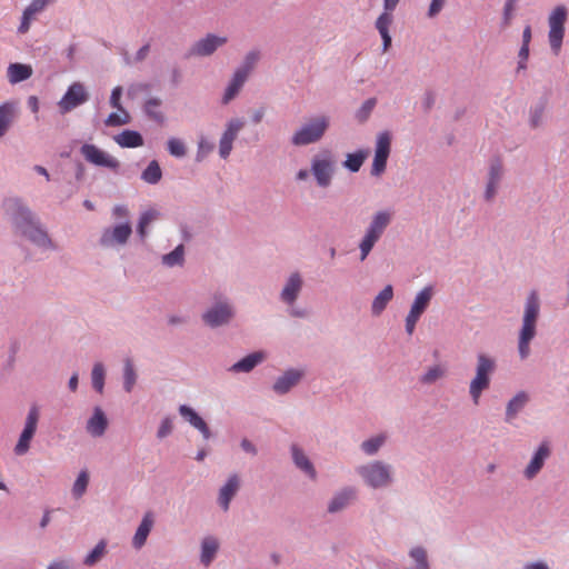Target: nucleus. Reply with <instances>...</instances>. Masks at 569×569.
<instances>
[{"label":"nucleus","mask_w":569,"mask_h":569,"mask_svg":"<svg viewBox=\"0 0 569 569\" xmlns=\"http://www.w3.org/2000/svg\"><path fill=\"white\" fill-rule=\"evenodd\" d=\"M3 209L16 231L28 237L34 244L47 247L50 239L34 222L29 208L18 198H9L3 202Z\"/></svg>","instance_id":"f257e3e1"},{"label":"nucleus","mask_w":569,"mask_h":569,"mask_svg":"<svg viewBox=\"0 0 569 569\" xmlns=\"http://www.w3.org/2000/svg\"><path fill=\"white\" fill-rule=\"evenodd\" d=\"M540 311V300L538 293L533 290L526 300L522 326L519 332L518 351L520 358L527 359L530 355V342L535 338L536 325Z\"/></svg>","instance_id":"f03ea898"},{"label":"nucleus","mask_w":569,"mask_h":569,"mask_svg":"<svg viewBox=\"0 0 569 569\" xmlns=\"http://www.w3.org/2000/svg\"><path fill=\"white\" fill-rule=\"evenodd\" d=\"M498 369L497 358L487 353L478 352L476 356L475 377L469 383V395L475 405L479 403L483 391L490 388L491 378Z\"/></svg>","instance_id":"7ed1b4c3"},{"label":"nucleus","mask_w":569,"mask_h":569,"mask_svg":"<svg viewBox=\"0 0 569 569\" xmlns=\"http://www.w3.org/2000/svg\"><path fill=\"white\" fill-rule=\"evenodd\" d=\"M236 313L231 299L222 292H214L211 296L210 306L201 315V320L210 329H218L229 326L236 318Z\"/></svg>","instance_id":"20e7f679"},{"label":"nucleus","mask_w":569,"mask_h":569,"mask_svg":"<svg viewBox=\"0 0 569 569\" xmlns=\"http://www.w3.org/2000/svg\"><path fill=\"white\" fill-rule=\"evenodd\" d=\"M358 475L372 489L387 488L393 482L391 465L376 460L357 468Z\"/></svg>","instance_id":"39448f33"},{"label":"nucleus","mask_w":569,"mask_h":569,"mask_svg":"<svg viewBox=\"0 0 569 569\" xmlns=\"http://www.w3.org/2000/svg\"><path fill=\"white\" fill-rule=\"evenodd\" d=\"M568 19V10L565 6H557L548 18V40L551 51L558 56L561 51L562 41L565 38V24Z\"/></svg>","instance_id":"423d86ee"},{"label":"nucleus","mask_w":569,"mask_h":569,"mask_svg":"<svg viewBox=\"0 0 569 569\" xmlns=\"http://www.w3.org/2000/svg\"><path fill=\"white\" fill-rule=\"evenodd\" d=\"M329 126L327 117H318L311 119L308 123L302 126L292 137L295 146H307L319 141L325 134Z\"/></svg>","instance_id":"0eeeda50"},{"label":"nucleus","mask_w":569,"mask_h":569,"mask_svg":"<svg viewBox=\"0 0 569 569\" xmlns=\"http://www.w3.org/2000/svg\"><path fill=\"white\" fill-rule=\"evenodd\" d=\"M89 98L90 96L86 86L78 81L73 82L58 102L59 110L62 114H66L86 103Z\"/></svg>","instance_id":"6e6552de"},{"label":"nucleus","mask_w":569,"mask_h":569,"mask_svg":"<svg viewBox=\"0 0 569 569\" xmlns=\"http://www.w3.org/2000/svg\"><path fill=\"white\" fill-rule=\"evenodd\" d=\"M39 408L33 405L27 415V419L24 422V427L22 432L20 433L19 440L14 447V453L18 456H22L28 452L30 448V442L36 435L37 426L39 421Z\"/></svg>","instance_id":"1a4fd4ad"},{"label":"nucleus","mask_w":569,"mask_h":569,"mask_svg":"<svg viewBox=\"0 0 569 569\" xmlns=\"http://www.w3.org/2000/svg\"><path fill=\"white\" fill-rule=\"evenodd\" d=\"M391 136L388 131L381 132L377 137L375 158L371 168V174L379 177L385 172L387 160L390 154Z\"/></svg>","instance_id":"9d476101"},{"label":"nucleus","mask_w":569,"mask_h":569,"mask_svg":"<svg viewBox=\"0 0 569 569\" xmlns=\"http://www.w3.org/2000/svg\"><path fill=\"white\" fill-rule=\"evenodd\" d=\"M80 152L89 163L94 166L104 167L113 171H117L120 167V162L114 157L108 154L94 144L84 143Z\"/></svg>","instance_id":"9b49d317"},{"label":"nucleus","mask_w":569,"mask_h":569,"mask_svg":"<svg viewBox=\"0 0 569 569\" xmlns=\"http://www.w3.org/2000/svg\"><path fill=\"white\" fill-rule=\"evenodd\" d=\"M390 219H391V214L389 212H387V211L378 212L373 217V219L370 223V227L367 231V234L360 242L359 249H372V247L375 246L377 240L380 238V236L382 234L386 227L389 224Z\"/></svg>","instance_id":"f8f14e48"},{"label":"nucleus","mask_w":569,"mask_h":569,"mask_svg":"<svg viewBox=\"0 0 569 569\" xmlns=\"http://www.w3.org/2000/svg\"><path fill=\"white\" fill-rule=\"evenodd\" d=\"M312 173L320 187H328L333 172V160L329 153L315 157L311 164Z\"/></svg>","instance_id":"ddd939ff"},{"label":"nucleus","mask_w":569,"mask_h":569,"mask_svg":"<svg viewBox=\"0 0 569 569\" xmlns=\"http://www.w3.org/2000/svg\"><path fill=\"white\" fill-rule=\"evenodd\" d=\"M551 456V446L548 440L541 441L537 450L533 452L523 475L528 480L537 477L545 466L546 460Z\"/></svg>","instance_id":"4468645a"},{"label":"nucleus","mask_w":569,"mask_h":569,"mask_svg":"<svg viewBox=\"0 0 569 569\" xmlns=\"http://www.w3.org/2000/svg\"><path fill=\"white\" fill-rule=\"evenodd\" d=\"M302 377L303 371L298 369H288L282 376L277 378L272 385V390L279 396L286 395L301 381Z\"/></svg>","instance_id":"2eb2a0df"},{"label":"nucleus","mask_w":569,"mask_h":569,"mask_svg":"<svg viewBox=\"0 0 569 569\" xmlns=\"http://www.w3.org/2000/svg\"><path fill=\"white\" fill-rule=\"evenodd\" d=\"M180 416L196 428L204 440L212 437V432L208 423L199 416V413L188 405H180L178 408Z\"/></svg>","instance_id":"dca6fc26"},{"label":"nucleus","mask_w":569,"mask_h":569,"mask_svg":"<svg viewBox=\"0 0 569 569\" xmlns=\"http://www.w3.org/2000/svg\"><path fill=\"white\" fill-rule=\"evenodd\" d=\"M290 452L292 462L296 466V468L302 471L309 479L316 480L317 470L311 460L305 453L303 449L299 447L297 443H292L290 447Z\"/></svg>","instance_id":"f3484780"},{"label":"nucleus","mask_w":569,"mask_h":569,"mask_svg":"<svg viewBox=\"0 0 569 569\" xmlns=\"http://www.w3.org/2000/svg\"><path fill=\"white\" fill-rule=\"evenodd\" d=\"M227 42L226 37H217L214 34H208L206 38L197 41L191 50L190 56H210L217 48L223 46Z\"/></svg>","instance_id":"a211bd4d"},{"label":"nucleus","mask_w":569,"mask_h":569,"mask_svg":"<svg viewBox=\"0 0 569 569\" xmlns=\"http://www.w3.org/2000/svg\"><path fill=\"white\" fill-rule=\"evenodd\" d=\"M240 489V478L237 473L231 475L227 482L220 488L218 505L223 511H228L230 502Z\"/></svg>","instance_id":"6ab92c4d"},{"label":"nucleus","mask_w":569,"mask_h":569,"mask_svg":"<svg viewBox=\"0 0 569 569\" xmlns=\"http://www.w3.org/2000/svg\"><path fill=\"white\" fill-rule=\"evenodd\" d=\"M357 498V489L353 487H345L328 503V512L337 513L346 509Z\"/></svg>","instance_id":"aec40b11"},{"label":"nucleus","mask_w":569,"mask_h":569,"mask_svg":"<svg viewBox=\"0 0 569 569\" xmlns=\"http://www.w3.org/2000/svg\"><path fill=\"white\" fill-rule=\"evenodd\" d=\"M109 426L108 418L104 411L99 407H94L92 416L88 419L86 425L87 432L94 438L102 437Z\"/></svg>","instance_id":"412c9836"},{"label":"nucleus","mask_w":569,"mask_h":569,"mask_svg":"<svg viewBox=\"0 0 569 569\" xmlns=\"http://www.w3.org/2000/svg\"><path fill=\"white\" fill-rule=\"evenodd\" d=\"M302 279L298 272H293L288 278L283 289L281 290L280 298L287 305H292L299 297L302 289Z\"/></svg>","instance_id":"4be33fe9"},{"label":"nucleus","mask_w":569,"mask_h":569,"mask_svg":"<svg viewBox=\"0 0 569 569\" xmlns=\"http://www.w3.org/2000/svg\"><path fill=\"white\" fill-rule=\"evenodd\" d=\"M154 519L153 513L151 511H147L142 517L140 525L138 526L136 533L132 538V547L137 550L141 549L151 532L153 527Z\"/></svg>","instance_id":"5701e85b"},{"label":"nucleus","mask_w":569,"mask_h":569,"mask_svg":"<svg viewBox=\"0 0 569 569\" xmlns=\"http://www.w3.org/2000/svg\"><path fill=\"white\" fill-rule=\"evenodd\" d=\"M529 400H530L529 395L526 391L517 392L507 402L506 412H505V421L507 423L512 422L517 418V416L525 409V407L528 405Z\"/></svg>","instance_id":"b1692460"},{"label":"nucleus","mask_w":569,"mask_h":569,"mask_svg":"<svg viewBox=\"0 0 569 569\" xmlns=\"http://www.w3.org/2000/svg\"><path fill=\"white\" fill-rule=\"evenodd\" d=\"M132 230L129 222H124L116 226L112 229H108L102 234L103 244H123L130 237Z\"/></svg>","instance_id":"393cba45"},{"label":"nucleus","mask_w":569,"mask_h":569,"mask_svg":"<svg viewBox=\"0 0 569 569\" xmlns=\"http://www.w3.org/2000/svg\"><path fill=\"white\" fill-rule=\"evenodd\" d=\"M266 359L263 351H254L241 358L230 367L232 372H250Z\"/></svg>","instance_id":"a878e982"},{"label":"nucleus","mask_w":569,"mask_h":569,"mask_svg":"<svg viewBox=\"0 0 569 569\" xmlns=\"http://www.w3.org/2000/svg\"><path fill=\"white\" fill-rule=\"evenodd\" d=\"M220 543L219 540L213 536H206L201 540V553H200V562L204 567H209L214 560L217 552L219 550Z\"/></svg>","instance_id":"bb28decb"},{"label":"nucleus","mask_w":569,"mask_h":569,"mask_svg":"<svg viewBox=\"0 0 569 569\" xmlns=\"http://www.w3.org/2000/svg\"><path fill=\"white\" fill-rule=\"evenodd\" d=\"M393 298V287L387 284L373 299L371 305L372 316H380Z\"/></svg>","instance_id":"cd10ccee"},{"label":"nucleus","mask_w":569,"mask_h":569,"mask_svg":"<svg viewBox=\"0 0 569 569\" xmlns=\"http://www.w3.org/2000/svg\"><path fill=\"white\" fill-rule=\"evenodd\" d=\"M113 139L122 148H137L143 144L142 136L133 130H124Z\"/></svg>","instance_id":"c85d7f7f"},{"label":"nucleus","mask_w":569,"mask_h":569,"mask_svg":"<svg viewBox=\"0 0 569 569\" xmlns=\"http://www.w3.org/2000/svg\"><path fill=\"white\" fill-rule=\"evenodd\" d=\"M432 298V288L426 287L421 291H419L411 305L410 311H413L417 315L422 316L423 312L430 305Z\"/></svg>","instance_id":"c756f323"},{"label":"nucleus","mask_w":569,"mask_h":569,"mask_svg":"<svg viewBox=\"0 0 569 569\" xmlns=\"http://www.w3.org/2000/svg\"><path fill=\"white\" fill-rule=\"evenodd\" d=\"M32 74V68L28 64L11 63L8 68V77L11 83L27 80Z\"/></svg>","instance_id":"7c9ffc66"},{"label":"nucleus","mask_w":569,"mask_h":569,"mask_svg":"<svg viewBox=\"0 0 569 569\" xmlns=\"http://www.w3.org/2000/svg\"><path fill=\"white\" fill-rule=\"evenodd\" d=\"M16 116V107L11 102L0 106V138L7 132Z\"/></svg>","instance_id":"2f4dec72"},{"label":"nucleus","mask_w":569,"mask_h":569,"mask_svg":"<svg viewBox=\"0 0 569 569\" xmlns=\"http://www.w3.org/2000/svg\"><path fill=\"white\" fill-rule=\"evenodd\" d=\"M107 552V540L101 539L96 547L86 556L83 565L93 567L104 557Z\"/></svg>","instance_id":"473e14b6"},{"label":"nucleus","mask_w":569,"mask_h":569,"mask_svg":"<svg viewBox=\"0 0 569 569\" xmlns=\"http://www.w3.org/2000/svg\"><path fill=\"white\" fill-rule=\"evenodd\" d=\"M106 369L102 362H96L91 370V383L92 388L98 392L102 393L104 389Z\"/></svg>","instance_id":"72a5a7b5"},{"label":"nucleus","mask_w":569,"mask_h":569,"mask_svg":"<svg viewBox=\"0 0 569 569\" xmlns=\"http://www.w3.org/2000/svg\"><path fill=\"white\" fill-rule=\"evenodd\" d=\"M137 382V372L130 359L124 361L123 366V389L131 392Z\"/></svg>","instance_id":"f704fd0d"},{"label":"nucleus","mask_w":569,"mask_h":569,"mask_svg":"<svg viewBox=\"0 0 569 569\" xmlns=\"http://www.w3.org/2000/svg\"><path fill=\"white\" fill-rule=\"evenodd\" d=\"M162 171L159 163L152 160L142 172V180L150 184H156L161 180Z\"/></svg>","instance_id":"c9c22d12"},{"label":"nucleus","mask_w":569,"mask_h":569,"mask_svg":"<svg viewBox=\"0 0 569 569\" xmlns=\"http://www.w3.org/2000/svg\"><path fill=\"white\" fill-rule=\"evenodd\" d=\"M368 153L363 150H359L355 153H348L347 159L343 162V166L350 170L351 172H357L360 170L362 163L365 162Z\"/></svg>","instance_id":"e433bc0d"},{"label":"nucleus","mask_w":569,"mask_h":569,"mask_svg":"<svg viewBox=\"0 0 569 569\" xmlns=\"http://www.w3.org/2000/svg\"><path fill=\"white\" fill-rule=\"evenodd\" d=\"M88 485H89V473L87 470H82V471H80V473L78 475V477L73 483V487H72L73 497L76 499L81 498L86 493Z\"/></svg>","instance_id":"4c0bfd02"},{"label":"nucleus","mask_w":569,"mask_h":569,"mask_svg":"<svg viewBox=\"0 0 569 569\" xmlns=\"http://www.w3.org/2000/svg\"><path fill=\"white\" fill-rule=\"evenodd\" d=\"M159 217V212L154 209L147 210L140 217V221L138 224V233L141 238H143L147 233L148 226L157 220Z\"/></svg>","instance_id":"58836bf2"},{"label":"nucleus","mask_w":569,"mask_h":569,"mask_svg":"<svg viewBox=\"0 0 569 569\" xmlns=\"http://www.w3.org/2000/svg\"><path fill=\"white\" fill-rule=\"evenodd\" d=\"M163 266L172 268L176 266L182 267L184 263V251H169L161 257Z\"/></svg>","instance_id":"ea45409f"},{"label":"nucleus","mask_w":569,"mask_h":569,"mask_svg":"<svg viewBox=\"0 0 569 569\" xmlns=\"http://www.w3.org/2000/svg\"><path fill=\"white\" fill-rule=\"evenodd\" d=\"M383 443H385V437L377 436V437H372L368 440H365L361 443V449L365 453H367L369 456H373L379 451V449L381 448V446Z\"/></svg>","instance_id":"a19ab883"},{"label":"nucleus","mask_w":569,"mask_h":569,"mask_svg":"<svg viewBox=\"0 0 569 569\" xmlns=\"http://www.w3.org/2000/svg\"><path fill=\"white\" fill-rule=\"evenodd\" d=\"M446 375V370L440 366H433L427 370L425 375L420 377V382L422 385H432L438 379L442 378Z\"/></svg>","instance_id":"79ce46f5"},{"label":"nucleus","mask_w":569,"mask_h":569,"mask_svg":"<svg viewBox=\"0 0 569 569\" xmlns=\"http://www.w3.org/2000/svg\"><path fill=\"white\" fill-rule=\"evenodd\" d=\"M118 111L119 112L110 113L106 119V124L108 127H119L130 122V116L123 108Z\"/></svg>","instance_id":"37998d69"},{"label":"nucleus","mask_w":569,"mask_h":569,"mask_svg":"<svg viewBox=\"0 0 569 569\" xmlns=\"http://www.w3.org/2000/svg\"><path fill=\"white\" fill-rule=\"evenodd\" d=\"M244 122L240 119H232L228 122L227 129L222 134V138L234 141L239 131L243 128Z\"/></svg>","instance_id":"c03bdc74"},{"label":"nucleus","mask_w":569,"mask_h":569,"mask_svg":"<svg viewBox=\"0 0 569 569\" xmlns=\"http://www.w3.org/2000/svg\"><path fill=\"white\" fill-rule=\"evenodd\" d=\"M393 22L392 11L385 10L376 20V28L379 33L389 32V28Z\"/></svg>","instance_id":"a18cd8bd"},{"label":"nucleus","mask_w":569,"mask_h":569,"mask_svg":"<svg viewBox=\"0 0 569 569\" xmlns=\"http://www.w3.org/2000/svg\"><path fill=\"white\" fill-rule=\"evenodd\" d=\"M376 104H377V99L376 98H370V99L366 100L362 103V106L359 108V110L357 111L356 118L360 122H365L369 118V116L372 112V110L376 107Z\"/></svg>","instance_id":"49530a36"},{"label":"nucleus","mask_w":569,"mask_h":569,"mask_svg":"<svg viewBox=\"0 0 569 569\" xmlns=\"http://www.w3.org/2000/svg\"><path fill=\"white\" fill-rule=\"evenodd\" d=\"M410 556L416 560L418 569H429L427 552L422 547L412 548Z\"/></svg>","instance_id":"de8ad7c7"},{"label":"nucleus","mask_w":569,"mask_h":569,"mask_svg":"<svg viewBox=\"0 0 569 569\" xmlns=\"http://www.w3.org/2000/svg\"><path fill=\"white\" fill-rule=\"evenodd\" d=\"M168 151L173 157H184L187 153L184 143L177 138H171L168 140Z\"/></svg>","instance_id":"09e8293b"},{"label":"nucleus","mask_w":569,"mask_h":569,"mask_svg":"<svg viewBox=\"0 0 569 569\" xmlns=\"http://www.w3.org/2000/svg\"><path fill=\"white\" fill-rule=\"evenodd\" d=\"M258 60H259V52L251 51L246 56L243 64L238 70H246V76L248 77L250 71L254 68Z\"/></svg>","instance_id":"8fccbe9b"},{"label":"nucleus","mask_w":569,"mask_h":569,"mask_svg":"<svg viewBox=\"0 0 569 569\" xmlns=\"http://www.w3.org/2000/svg\"><path fill=\"white\" fill-rule=\"evenodd\" d=\"M173 430V420L171 417H166L162 419L159 429L157 431V437L159 439H163L172 433Z\"/></svg>","instance_id":"3c124183"},{"label":"nucleus","mask_w":569,"mask_h":569,"mask_svg":"<svg viewBox=\"0 0 569 569\" xmlns=\"http://www.w3.org/2000/svg\"><path fill=\"white\" fill-rule=\"evenodd\" d=\"M213 150V144L210 143L206 138H201L198 143V160L203 159L207 154H209Z\"/></svg>","instance_id":"603ef678"},{"label":"nucleus","mask_w":569,"mask_h":569,"mask_svg":"<svg viewBox=\"0 0 569 569\" xmlns=\"http://www.w3.org/2000/svg\"><path fill=\"white\" fill-rule=\"evenodd\" d=\"M247 78L246 70H237L229 86L240 91Z\"/></svg>","instance_id":"864d4df0"},{"label":"nucleus","mask_w":569,"mask_h":569,"mask_svg":"<svg viewBox=\"0 0 569 569\" xmlns=\"http://www.w3.org/2000/svg\"><path fill=\"white\" fill-rule=\"evenodd\" d=\"M420 315L415 313L413 311L409 310V313L406 317V332L411 336L415 331L416 325L418 320L420 319Z\"/></svg>","instance_id":"5fc2aeb1"},{"label":"nucleus","mask_w":569,"mask_h":569,"mask_svg":"<svg viewBox=\"0 0 569 569\" xmlns=\"http://www.w3.org/2000/svg\"><path fill=\"white\" fill-rule=\"evenodd\" d=\"M502 174V167L499 161H496L490 167L489 180L499 183Z\"/></svg>","instance_id":"6e6d98bb"},{"label":"nucleus","mask_w":569,"mask_h":569,"mask_svg":"<svg viewBox=\"0 0 569 569\" xmlns=\"http://www.w3.org/2000/svg\"><path fill=\"white\" fill-rule=\"evenodd\" d=\"M233 142L221 137L219 142V154L221 158L227 159L232 150Z\"/></svg>","instance_id":"4d7b16f0"},{"label":"nucleus","mask_w":569,"mask_h":569,"mask_svg":"<svg viewBox=\"0 0 569 569\" xmlns=\"http://www.w3.org/2000/svg\"><path fill=\"white\" fill-rule=\"evenodd\" d=\"M121 94H122V88L121 87H116L112 90L111 97H110V104H111L112 108H116L118 110H122V107L120 104Z\"/></svg>","instance_id":"13d9d810"},{"label":"nucleus","mask_w":569,"mask_h":569,"mask_svg":"<svg viewBox=\"0 0 569 569\" xmlns=\"http://www.w3.org/2000/svg\"><path fill=\"white\" fill-rule=\"evenodd\" d=\"M446 3V0H432L429 10H428V17L433 18L436 17L443 8Z\"/></svg>","instance_id":"bf43d9fd"},{"label":"nucleus","mask_w":569,"mask_h":569,"mask_svg":"<svg viewBox=\"0 0 569 569\" xmlns=\"http://www.w3.org/2000/svg\"><path fill=\"white\" fill-rule=\"evenodd\" d=\"M529 58V46L522 44L519 51L518 69H526V62Z\"/></svg>","instance_id":"052dcab7"},{"label":"nucleus","mask_w":569,"mask_h":569,"mask_svg":"<svg viewBox=\"0 0 569 569\" xmlns=\"http://www.w3.org/2000/svg\"><path fill=\"white\" fill-rule=\"evenodd\" d=\"M32 18L33 16L28 14V12L23 11L22 20L18 29L20 33H26L29 30Z\"/></svg>","instance_id":"680f3d73"},{"label":"nucleus","mask_w":569,"mask_h":569,"mask_svg":"<svg viewBox=\"0 0 569 569\" xmlns=\"http://www.w3.org/2000/svg\"><path fill=\"white\" fill-rule=\"evenodd\" d=\"M240 447L243 451H246L252 456H256L258 452L256 446L250 440H248L246 438L241 440Z\"/></svg>","instance_id":"e2e57ef3"},{"label":"nucleus","mask_w":569,"mask_h":569,"mask_svg":"<svg viewBox=\"0 0 569 569\" xmlns=\"http://www.w3.org/2000/svg\"><path fill=\"white\" fill-rule=\"evenodd\" d=\"M238 92L239 91L237 89L228 86L223 94L222 102L224 104L229 103L238 94Z\"/></svg>","instance_id":"0e129e2a"},{"label":"nucleus","mask_w":569,"mask_h":569,"mask_svg":"<svg viewBox=\"0 0 569 569\" xmlns=\"http://www.w3.org/2000/svg\"><path fill=\"white\" fill-rule=\"evenodd\" d=\"M498 184L499 183H497V182H492L490 180L488 181L487 189H486V199L487 200H491L495 197Z\"/></svg>","instance_id":"69168bd1"},{"label":"nucleus","mask_w":569,"mask_h":569,"mask_svg":"<svg viewBox=\"0 0 569 569\" xmlns=\"http://www.w3.org/2000/svg\"><path fill=\"white\" fill-rule=\"evenodd\" d=\"M522 569H549L548 565L543 561H535L526 563Z\"/></svg>","instance_id":"338daca9"},{"label":"nucleus","mask_w":569,"mask_h":569,"mask_svg":"<svg viewBox=\"0 0 569 569\" xmlns=\"http://www.w3.org/2000/svg\"><path fill=\"white\" fill-rule=\"evenodd\" d=\"M113 216L116 218H124L128 216V209L124 206H116L113 208Z\"/></svg>","instance_id":"774afa93"}]
</instances>
